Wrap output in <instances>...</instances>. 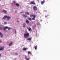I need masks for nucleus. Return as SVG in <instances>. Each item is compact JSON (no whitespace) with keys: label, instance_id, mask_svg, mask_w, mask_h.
<instances>
[{"label":"nucleus","instance_id":"18","mask_svg":"<svg viewBox=\"0 0 60 60\" xmlns=\"http://www.w3.org/2000/svg\"><path fill=\"white\" fill-rule=\"evenodd\" d=\"M25 14L26 15H29V13L28 12H26L25 13Z\"/></svg>","mask_w":60,"mask_h":60},{"label":"nucleus","instance_id":"35","mask_svg":"<svg viewBox=\"0 0 60 60\" xmlns=\"http://www.w3.org/2000/svg\"><path fill=\"white\" fill-rule=\"evenodd\" d=\"M1 56V54H0V57Z\"/></svg>","mask_w":60,"mask_h":60},{"label":"nucleus","instance_id":"33","mask_svg":"<svg viewBox=\"0 0 60 60\" xmlns=\"http://www.w3.org/2000/svg\"><path fill=\"white\" fill-rule=\"evenodd\" d=\"M2 42V41L0 40V43Z\"/></svg>","mask_w":60,"mask_h":60},{"label":"nucleus","instance_id":"28","mask_svg":"<svg viewBox=\"0 0 60 60\" xmlns=\"http://www.w3.org/2000/svg\"><path fill=\"white\" fill-rule=\"evenodd\" d=\"M15 55H18V53H15Z\"/></svg>","mask_w":60,"mask_h":60},{"label":"nucleus","instance_id":"37","mask_svg":"<svg viewBox=\"0 0 60 60\" xmlns=\"http://www.w3.org/2000/svg\"><path fill=\"white\" fill-rule=\"evenodd\" d=\"M45 17H47V16H45Z\"/></svg>","mask_w":60,"mask_h":60},{"label":"nucleus","instance_id":"11","mask_svg":"<svg viewBox=\"0 0 60 60\" xmlns=\"http://www.w3.org/2000/svg\"><path fill=\"white\" fill-rule=\"evenodd\" d=\"M5 27H4V26H1V27H0V29L1 28H2V29H4V28Z\"/></svg>","mask_w":60,"mask_h":60},{"label":"nucleus","instance_id":"14","mask_svg":"<svg viewBox=\"0 0 60 60\" xmlns=\"http://www.w3.org/2000/svg\"><path fill=\"white\" fill-rule=\"evenodd\" d=\"M26 23H25L23 24V27H25V26H26Z\"/></svg>","mask_w":60,"mask_h":60},{"label":"nucleus","instance_id":"22","mask_svg":"<svg viewBox=\"0 0 60 60\" xmlns=\"http://www.w3.org/2000/svg\"><path fill=\"white\" fill-rule=\"evenodd\" d=\"M37 46H35V50H36L37 49Z\"/></svg>","mask_w":60,"mask_h":60},{"label":"nucleus","instance_id":"19","mask_svg":"<svg viewBox=\"0 0 60 60\" xmlns=\"http://www.w3.org/2000/svg\"><path fill=\"white\" fill-rule=\"evenodd\" d=\"M22 16H23L24 18H26V16L24 14L22 15Z\"/></svg>","mask_w":60,"mask_h":60},{"label":"nucleus","instance_id":"20","mask_svg":"<svg viewBox=\"0 0 60 60\" xmlns=\"http://www.w3.org/2000/svg\"><path fill=\"white\" fill-rule=\"evenodd\" d=\"M6 24H7V22H4V25H6Z\"/></svg>","mask_w":60,"mask_h":60},{"label":"nucleus","instance_id":"10","mask_svg":"<svg viewBox=\"0 0 60 60\" xmlns=\"http://www.w3.org/2000/svg\"><path fill=\"white\" fill-rule=\"evenodd\" d=\"M44 3H45V0H44L43 1L41 2V4H44Z\"/></svg>","mask_w":60,"mask_h":60},{"label":"nucleus","instance_id":"7","mask_svg":"<svg viewBox=\"0 0 60 60\" xmlns=\"http://www.w3.org/2000/svg\"><path fill=\"white\" fill-rule=\"evenodd\" d=\"M0 35L1 36V38H3V34L2 33H1L0 32Z\"/></svg>","mask_w":60,"mask_h":60},{"label":"nucleus","instance_id":"32","mask_svg":"<svg viewBox=\"0 0 60 60\" xmlns=\"http://www.w3.org/2000/svg\"><path fill=\"white\" fill-rule=\"evenodd\" d=\"M29 60V58L26 59V60Z\"/></svg>","mask_w":60,"mask_h":60},{"label":"nucleus","instance_id":"31","mask_svg":"<svg viewBox=\"0 0 60 60\" xmlns=\"http://www.w3.org/2000/svg\"><path fill=\"white\" fill-rule=\"evenodd\" d=\"M13 3H16V1H13Z\"/></svg>","mask_w":60,"mask_h":60},{"label":"nucleus","instance_id":"21","mask_svg":"<svg viewBox=\"0 0 60 60\" xmlns=\"http://www.w3.org/2000/svg\"><path fill=\"white\" fill-rule=\"evenodd\" d=\"M16 5L17 6H19V5L18 4H16Z\"/></svg>","mask_w":60,"mask_h":60},{"label":"nucleus","instance_id":"27","mask_svg":"<svg viewBox=\"0 0 60 60\" xmlns=\"http://www.w3.org/2000/svg\"><path fill=\"white\" fill-rule=\"evenodd\" d=\"M31 52L30 51H29L28 52V54H31Z\"/></svg>","mask_w":60,"mask_h":60},{"label":"nucleus","instance_id":"6","mask_svg":"<svg viewBox=\"0 0 60 60\" xmlns=\"http://www.w3.org/2000/svg\"><path fill=\"white\" fill-rule=\"evenodd\" d=\"M6 15H4V17L2 18V20H4V19H5L6 18Z\"/></svg>","mask_w":60,"mask_h":60},{"label":"nucleus","instance_id":"12","mask_svg":"<svg viewBox=\"0 0 60 60\" xmlns=\"http://www.w3.org/2000/svg\"><path fill=\"white\" fill-rule=\"evenodd\" d=\"M27 28L28 30L29 31H30L31 30V28H28L27 27Z\"/></svg>","mask_w":60,"mask_h":60},{"label":"nucleus","instance_id":"3","mask_svg":"<svg viewBox=\"0 0 60 60\" xmlns=\"http://www.w3.org/2000/svg\"><path fill=\"white\" fill-rule=\"evenodd\" d=\"M6 18H7V20H9L10 19H11V17L10 16H8L7 15H6Z\"/></svg>","mask_w":60,"mask_h":60},{"label":"nucleus","instance_id":"13","mask_svg":"<svg viewBox=\"0 0 60 60\" xmlns=\"http://www.w3.org/2000/svg\"><path fill=\"white\" fill-rule=\"evenodd\" d=\"M30 4H35V3H34V2L33 1Z\"/></svg>","mask_w":60,"mask_h":60},{"label":"nucleus","instance_id":"36","mask_svg":"<svg viewBox=\"0 0 60 60\" xmlns=\"http://www.w3.org/2000/svg\"><path fill=\"white\" fill-rule=\"evenodd\" d=\"M17 22H19V21H17Z\"/></svg>","mask_w":60,"mask_h":60},{"label":"nucleus","instance_id":"30","mask_svg":"<svg viewBox=\"0 0 60 60\" xmlns=\"http://www.w3.org/2000/svg\"><path fill=\"white\" fill-rule=\"evenodd\" d=\"M24 12V11H22V12H20L19 13H20V14L22 13H23Z\"/></svg>","mask_w":60,"mask_h":60},{"label":"nucleus","instance_id":"5","mask_svg":"<svg viewBox=\"0 0 60 60\" xmlns=\"http://www.w3.org/2000/svg\"><path fill=\"white\" fill-rule=\"evenodd\" d=\"M33 9L35 11H36L37 10V7H36L35 6L33 7Z\"/></svg>","mask_w":60,"mask_h":60},{"label":"nucleus","instance_id":"24","mask_svg":"<svg viewBox=\"0 0 60 60\" xmlns=\"http://www.w3.org/2000/svg\"><path fill=\"white\" fill-rule=\"evenodd\" d=\"M37 26H38V25H40V23H39V22H38L37 23Z\"/></svg>","mask_w":60,"mask_h":60},{"label":"nucleus","instance_id":"8","mask_svg":"<svg viewBox=\"0 0 60 60\" xmlns=\"http://www.w3.org/2000/svg\"><path fill=\"white\" fill-rule=\"evenodd\" d=\"M30 17H31V18H33V17L34 18H35V16L34 15H30Z\"/></svg>","mask_w":60,"mask_h":60},{"label":"nucleus","instance_id":"2","mask_svg":"<svg viewBox=\"0 0 60 60\" xmlns=\"http://www.w3.org/2000/svg\"><path fill=\"white\" fill-rule=\"evenodd\" d=\"M5 29H8V30H10L11 29V27H8L7 26H6L4 28V30H5Z\"/></svg>","mask_w":60,"mask_h":60},{"label":"nucleus","instance_id":"16","mask_svg":"<svg viewBox=\"0 0 60 60\" xmlns=\"http://www.w3.org/2000/svg\"><path fill=\"white\" fill-rule=\"evenodd\" d=\"M12 42L10 43L9 45V46H11V45H12Z\"/></svg>","mask_w":60,"mask_h":60},{"label":"nucleus","instance_id":"29","mask_svg":"<svg viewBox=\"0 0 60 60\" xmlns=\"http://www.w3.org/2000/svg\"><path fill=\"white\" fill-rule=\"evenodd\" d=\"M28 19H29V20H30L31 21V19L30 18H28Z\"/></svg>","mask_w":60,"mask_h":60},{"label":"nucleus","instance_id":"1","mask_svg":"<svg viewBox=\"0 0 60 60\" xmlns=\"http://www.w3.org/2000/svg\"><path fill=\"white\" fill-rule=\"evenodd\" d=\"M29 36V33H25L24 34V38H26L27 37H28Z\"/></svg>","mask_w":60,"mask_h":60},{"label":"nucleus","instance_id":"26","mask_svg":"<svg viewBox=\"0 0 60 60\" xmlns=\"http://www.w3.org/2000/svg\"><path fill=\"white\" fill-rule=\"evenodd\" d=\"M35 26H36L35 25H34V26H33V28H35Z\"/></svg>","mask_w":60,"mask_h":60},{"label":"nucleus","instance_id":"34","mask_svg":"<svg viewBox=\"0 0 60 60\" xmlns=\"http://www.w3.org/2000/svg\"><path fill=\"white\" fill-rule=\"evenodd\" d=\"M16 32H17V31H16V30H15V33H16Z\"/></svg>","mask_w":60,"mask_h":60},{"label":"nucleus","instance_id":"23","mask_svg":"<svg viewBox=\"0 0 60 60\" xmlns=\"http://www.w3.org/2000/svg\"><path fill=\"white\" fill-rule=\"evenodd\" d=\"M27 49L26 48H23V50H26V49Z\"/></svg>","mask_w":60,"mask_h":60},{"label":"nucleus","instance_id":"9","mask_svg":"<svg viewBox=\"0 0 60 60\" xmlns=\"http://www.w3.org/2000/svg\"><path fill=\"white\" fill-rule=\"evenodd\" d=\"M3 11L5 14H7V11L6 10H3Z\"/></svg>","mask_w":60,"mask_h":60},{"label":"nucleus","instance_id":"15","mask_svg":"<svg viewBox=\"0 0 60 60\" xmlns=\"http://www.w3.org/2000/svg\"><path fill=\"white\" fill-rule=\"evenodd\" d=\"M31 40H32V38L27 39V40H28V41H31Z\"/></svg>","mask_w":60,"mask_h":60},{"label":"nucleus","instance_id":"25","mask_svg":"<svg viewBox=\"0 0 60 60\" xmlns=\"http://www.w3.org/2000/svg\"><path fill=\"white\" fill-rule=\"evenodd\" d=\"M32 20H35V18H32Z\"/></svg>","mask_w":60,"mask_h":60},{"label":"nucleus","instance_id":"38","mask_svg":"<svg viewBox=\"0 0 60 60\" xmlns=\"http://www.w3.org/2000/svg\"><path fill=\"white\" fill-rule=\"evenodd\" d=\"M1 0H0V1H1Z\"/></svg>","mask_w":60,"mask_h":60},{"label":"nucleus","instance_id":"4","mask_svg":"<svg viewBox=\"0 0 60 60\" xmlns=\"http://www.w3.org/2000/svg\"><path fill=\"white\" fill-rule=\"evenodd\" d=\"M4 50V47H1L0 48V51H3Z\"/></svg>","mask_w":60,"mask_h":60},{"label":"nucleus","instance_id":"17","mask_svg":"<svg viewBox=\"0 0 60 60\" xmlns=\"http://www.w3.org/2000/svg\"><path fill=\"white\" fill-rule=\"evenodd\" d=\"M26 23H29V21H28V20H26Z\"/></svg>","mask_w":60,"mask_h":60}]
</instances>
